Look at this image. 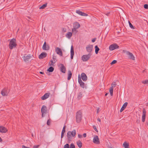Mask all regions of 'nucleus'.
Listing matches in <instances>:
<instances>
[{
  "label": "nucleus",
  "mask_w": 148,
  "mask_h": 148,
  "mask_svg": "<svg viewBox=\"0 0 148 148\" xmlns=\"http://www.w3.org/2000/svg\"><path fill=\"white\" fill-rule=\"evenodd\" d=\"M76 143L77 145L79 148H81L82 147V143L80 141H78Z\"/></svg>",
  "instance_id": "30"
},
{
  "label": "nucleus",
  "mask_w": 148,
  "mask_h": 148,
  "mask_svg": "<svg viewBox=\"0 0 148 148\" xmlns=\"http://www.w3.org/2000/svg\"><path fill=\"white\" fill-rule=\"evenodd\" d=\"M81 77L82 80L84 81H86L87 79V76L84 73H82L81 75Z\"/></svg>",
  "instance_id": "18"
},
{
  "label": "nucleus",
  "mask_w": 148,
  "mask_h": 148,
  "mask_svg": "<svg viewBox=\"0 0 148 148\" xmlns=\"http://www.w3.org/2000/svg\"><path fill=\"white\" fill-rule=\"evenodd\" d=\"M96 39L95 38H94L92 39V42H94L96 40Z\"/></svg>",
  "instance_id": "47"
},
{
  "label": "nucleus",
  "mask_w": 148,
  "mask_h": 148,
  "mask_svg": "<svg viewBox=\"0 0 148 148\" xmlns=\"http://www.w3.org/2000/svg\"><path fill=\"white\" fill-rule=\"evenodd\" d=\"M72 36V33L70 32H68L66 35V37L69 38H70Z\"/></svg>",
  "instance_id": "28"
},
{
  "label": "nucleus",
  "mask_w": 148,
  "mask_h": 148,
  "mask_svg": "<svg viewBox=\"0 0 148 148\" xmlns=\"http://www.w3.org/2000/svg\"><path fill=\"white\" fill-rule=\"evenodd\" d=\"M72 75V73L71 71L69 70L68 71V77L67 79L68 80H70L71 79Z\"/></svg>",
  "instance_id": "26"
},
{
  "label": "nucleus",
  "mask_w": 148,
  "mask_h": 148,
  "mask_svg": "<svg viewBox=\"0 0 148 148\" xmlns=\"http://www.w3.org/2000/svg\"><path fill=\"white\" fill-rule=\"evenodd\" d=\"M61 66L60 67V71L64 73H65L66 71V68L63 64H61Z\"/></svg>",
  "instance_id": "25"
},
{
  "label": "nucleus",
  "mask_w": 148,
  "mask_h": 148,
  "mask_svg": "<svg viewBox=\"0 0 148 148\" xmlns=\"http://www.w3.org/2000/svg\"><path fill=\"white\" fill-rule=\"evenodd\" d=\"M109 148H112V147H109Z\"/></svg>",
  "instance_id": "57"
},
{
  "label": "nucleus",
  "mask_w": 148,
  "mask_h": 148,
  "mask_svg": "<svg viewBox=\"0 0 148 148\" xmlns=\"http://www.w3.org/2000/svg\"><path fill=\"white\" fill-rule=\"evenodd\" d=\"M47 108L46 106L43 105L42 107L41 112L42 114H45L47 112Z\"/></svg>",
  "instance_id": "19"
},
{
  "label": "nucleus",
  "mask_w": 148,
  "mask_h": 148,
  "mask_svg": "<svg viewBox=\"0 0 148 148\" xmlns=\"http://www.w3.org/2000/svg\"><path fill=\"white\" fill-rule=\"evenodd\" d=\"M49 93H45L43 96L41 97V99L42 100H45V99L48 98L50 95Z\"/></svg>",
  "instance_id": "20"
},
{
  "label": "nucleus",
  "mask_w": 148,
  "mask_h": 148,
  "mask_svg": "<svg viewBox=\"0 0 148 148\" xmlns=\"http://www.w3.org/2000/svg\"><path fill=\"white\" fill-rule=\"evenodd\" d=\"M47 124L48 125H49V124H50V122H49V120H48L47 122Z\"/></svg>",
  "instance_id": "50"
},
{
  "label": "nucleus",
  "mask_w": 148,
  "mask_h": 148,
  "mask_svg": "<svg viewBox=\"0 0 148 148\" xmlns=\"http://www.w3.org/2000/svg\"><path fill=\"white\" fill-rule=\"evenodd\" d=\"M91 54L89 53L88 55H84L82 57V60L84 62L87 61L90 58L91 56Z\"/></svg>",
  "instance_id": "5"
},
{
  "label": "nucleus",
  "mask_w": 148,
  "mask_h": 148,
  "mask_svg": "<svg viewBox=\"0 0 148 148\" xmlns=\"http://www.w3.org/2000/svg\"><path fill=\"white\" fill-rule=\"evenodd\" d=\"M128 22L129 24L130 27L131 28L134 29H135V27L129 21Z\"/></svg>",
  "instance_id": "36"
},
{
  "label": "nucleus",
  "mask_w": 148,
  "mask_h": 148,
  "mask_svg": "<svg viewBox=\"0 0 148 148\" xmlns=\"http://www.w3.org/2000/svg\"><path fill=\"white\" fill-rule=\"evenodd\" d=\"M74 55V51L73 49V46H72L71 47V59H72L73 58V56Z\"/></svg>",
  "instance_id": "24"
},
{
  "label": "nucleus",
  "mask_w": 148,
  "mask_h": 148,
  "mask_svg": "<svg viewBox=\"0 0 148 148\" xmlns=\"http://www.w3.org/2000/svg\"><path fill=\"white\" fill-rule=\"evenodd\" d=\"M99 108H98L97 110V113H98L99 112Z\"/></svg>",
  "instance_id": "52"
},
{
  "label": "nucleus",
  "mask_w": 148,
  "mask_h": 148,
  "mask_svg": "<svg viewBox=\"0 0 148 148\" xmlns=\"http://www.w3.org/2000/svg\"><path fill=\"white\" fill-rule=\"evenodd\" d=\"M146 112V110L144 109L143 110V115L142 117V121L143 122H144L145 121Z\"/></svg>",
  "instance_id": "13"
},
{
  "label": "nucleus",
  "mask_w": 148,
  "mask_h": 148,
  "mask_svg": "<svg viewBox=\"0 0 148 148\" xmlns=\"http://www.w3.org/2000/svg\"><path fill=\"white\" fill-rule=\"evenodd\" d=\"M77 29H76L73 27V28L72 29V32L73 33H74L75 34L77 33Z\"/></svg>",
  "instance_id": "35"
},
{
  "label": "nucleus",
  "mask_w": 148,
  "mask_h": 148,
  "mask_svg": "<svg viewBox=\"0 0 148 148\" xmlns=\"http://www.w3.org/2000/svg\"><path fill=\"white\" fill-rule=\"evenodd\" d=\"M42 49L45 50H48L49 49V47L48 45H46L45 41L42 46Z\"/></svg>",
  "instance_id": "16"
},
{
  "label": "nucleus",
  "mask_w": 148,
  "mask_h": 148,
  "mask_svg": "<svg viewBox=\"0 0 148 148\" xmlns=\"http://www.w3.org/2000/svg\"><path fill=\"white\" fill-rule=\"evenodd\" d=\"M42 114V117H43V114Z\"/></svg>",
  "instance_id": "56"
},
{
  "label": "nucleus",
  "mask_w": 148,
  "mask_h": 148,
  "mask_svg": "<svg viewBox=\"0 0 148 148\" xmlns=\"http://www.w3.org/2000/svg\"><path fill=\"white\" fill-rule=\"evenodd\" d=\"M123 147L125 148H129V145L126 142H125L123 144Z\"/></svg>",
  "instance_id": "29"
},
{
  "label": "nucleus",
  "mask_w": 148,
  "mask_h": 148,
  "mask_svg": "<svg viewBox=\"0 0 148 148\" xmlns=\"http://www.w3.org/2000/svg\"><path fill=\"white\" fill-rule=\"evenodd\" d=\"M78 81L81 87L84 88L85 86V84L82 81L79 75L78 76Z\"/></svg>",
  "instance_id": "7"
},
{
  "label": "nucleus",
  "mask_w": 148,
  "mask_h": 148,
  "mask_svg": "<svg viewBox=\"0 0 148 148\" xmlns=\"http://www.w3.org/2000/svg\"><path fill=\"white\" fill-rule=\"evenodd\" d=\"M76 12L78 14L83 16H88V14L82 12L79 10H77L76 11Z\"/></svg>",
  "instance_id": "12"
},
{
  "label": "nucleus",
  "mask_w": 148,
  "mask_h": 148,
  "mask_svg": "<svg viewBox=\"0 0 148 148\" xmlns=\"http://www.w3.org/2000/svg\"><path fill=\"white\" fill-rule=\"evenodd\" d=\"M69 148H75V146L73 143H71L69 147Z\"/></svg>",
  "instance_id": "41"
},
{
  "label": "nucleus",
  "mask_w": 148,
  "mask_h": 148,
  "mask_svg": "<svg viewBox=\"0 0 148 148\" xmlns=\"http://www.w3.org/2000/svg\"><path fill=\"white\" fill-rule=\"evenodd\" d=\"M95 53L97 54L98 53V51L99 50V49L97 45L95 46Z\"/></svg>",
  "instance_id": "31"
},
{
  "label": "nucleus",
  "mask_w": 148,
  "mask_h": 148,
  "mask_svg": "<svg viewBox=\"0 0 148 148\" xmlns=\"http://www.w3.org/2000/svg\"><path fill=\"white\" fill-rule=\"evenodd\" d=\"M82 117V112L81 110H79L76 114V121L77 123H79L81 121Z\"/></svg>",
  "instance_id": "3"
},
{
  "label": "nucleus",
  "mask_w": 148,
  "mask_h": 148,
  "mask_svg": "<svg viewBox=\"0 0 148 148\" xmlns=\"http://www.w3.org/2000/svg\"><path fill=\"white\" fill-rule=\"evenodd\" d=\"M123 53H125V54L128 56V58L130 59H132L133 60H134L135 58L132 53H130L128 51L123 50Z\"/></svg>",
  "instance_id": "4"
},
{
  "label": "nucleus",
  "mask_w": 148,
  "mask_h": 148,
  "mask_svg": "<svg viewBox=\"0 0 148 148\" xmlns=\"http://www.w3.org/2000/svg\"><path fill=\"white\" fill-rule=\"evenodd\" d=\"M17 44L16 40L14 38L12 39L10 41L9 45V48L10 49H12L16 47Z\"/></svg>",
  "instance_id": "2"
},
{
  "label": "nucleus",
  "mask_w": 148,
  "mask_h": 148,
  "mask_svg": "<svg viewBox=\"0 0 148 148\" xmlns=\"http://www.w3.org/2000/svg\"><path fill=\"white\" fill-rule=\"evenodd\" d=\"M108 14H106V15H108Z\"/></svg>",
  "instance_id": "58"
},
{
  "label": "nucleus",
  "mask_w": 148,
  "mask_h": 148,
  "mask_svg": "<svg viewBox=\"0 0 148 148\" xmlns=\"http://www.w3.org/2000/svg\"><path fill=\"white\" fill-rule=\"evenodd\" d=\"M87 51L89 53L91 52L93 49L92 45H89L87 46L86 47Z\"/></svg>",
  "instance_id": "10"
},
{
  "label": "nucleus",
  "mask_w": 148,
  "mask_h": 148,
  "mask_svg": "<svg viewBox=\"0 0 148 148\" xmlns=\"http://www.w3.org/2000/svg\"><path fill=\"white\" fill-rule=\"evenodd\" d=\"M1 95L3 96H7L8 95V92L7 90L5 89L3 90L1 92Z\"/></svg>",
  "instance_id": "21"
},
{
  "label": "nucleus",
  "mask_w": 148,
  "mask_h": 148,
  "mask_svg": "<svg viewBox=\"0 0 148 148\" xmlns=\"http://www.w3.org/2000/svg\"><path fill=\"white\" fill-rule=\"evenodd\" d=\"M52 59L53 60H51L50 61L51 62V63L50 64V66H54V64L57 61L56 57L55 56H53Z\"/></svg>",
  "instance_id": "15"
},
{
  "label": "nucleus",
  "mask_w": 148,
  "mask_h": 148,
  "mask_svg": "<svg viewBox=\"0 0 148 148\" xmlns=\"http://www.w3.org/2000/svg\"><path fill=\"white\" fill-rule=\"evenodd\" d=\"M40 73L41 74H44V72H40Z\"/></svg>",
  "instance_id": "53"
},
{
  "label": "nucleus",
  "mask_w": 148,
  "mask_h": 148,
  "mask_svg": "<svg viewBox=\"0 0 148 148\" xmlns=\"http://www.w3.org/2000/svg\"><path fill=\"white\" fill-rule=\"evenodd\" d=\"M119 48V46L116 44L111 45L109 47V49L110 51H112Z\"/></svg>",
  "instance_id": "6"
},
{
  "label": "nucleus",
  "mask_w": 148,
  "mask_h": 148,
  "mask_svg": "<svg viewBox=\"0 0 148 148\" xmlns=\"http://www.w3.org/2000/svg\"><path fill=\"white\" fill-rule=\"evenodd\" d=\"M127 104L128 103L127 102H126L124 103L120 110V112H122L124 110L127 106Z\"/></svg>",
  "instance_id": "23"
},
{
  "label": "nucleus",
  "mask_w": 148,
  "mask_h": 148,
  "mask_svg": "<svg viewBox=\"0 0 148 148\" xmlns=\"http://www.w3.org/2000/svg\"><path fill=\"white\" fill-rule=\"evenodd\" d=\"M117 61L116 60H113L110 63L111 65H112L114 64H115L117 62Z\"/></svg>",
  "instance_id": "42"
},
{
  "label": "nucleus",
  "mask_w": 148,
  "mask_h": 148,
  "mask_svg": "<svg viewBox=\"0 0 148 148\" xmlns=\"http://www.w3.org/2000/svg\"><path fill=\"white\" fill-rule=\"evenodd\" d=\"M66 125H64L63 128V129H62V132H63V133H65V128H66Z\"/></svg>",
  "instance_id": "39"
},
{
  "label": "nucleus",
  "mask_w": 148,
  "mask_h": 148,
  "mask_svg": "<svg viewBox=\"0 0 148 148\" xmlns=\"http://www.w3.org/2000/svg\"><path fill=\"white\" fill-rule=\"evenodd\" d=\"M23 58H24V61L25 62H27L31 58L32 56L30 54H29L26 56H25V55L24 56Z\"/></svg>",
  "instance_id": "14"
},
{
  "label": "nucleus",
  "mask_w": 148,
  "mask_h": 148,
  "mask_svg": "<svg viewBox=\"0 0 148 148\" xmlns=\"http://www.w3.org/2000/svg\"><path fill=\"white\" fill-rule=\"evenodd\" d=\"M47 3H46L43 5L41 6L40 7L39 9H44L47 6Z\"/></svg>",
  "instance_id": "34"
},
{
  "label": "nucleus",
  "mask_w": 148,
  "mask_h": 148,
  "mask_svg": "<svg viewBox=\"0 0 148 148\" xmlns=\"http://www.w3.org/2000/svg\"><path fill=\"white\" fill-rule=\"evenodd\" d=\"M93 127L95 131H96L97 132H98V130L97 129L95 125H93Z\"/></svg>",
  "instance_id": "43"
},
{
  "label": "nucleus",
  "mask_w": 148,
  "mask_h": 148,
  "mask_svg": "<svg viewBox=\"0 0 148 148\" xmlns=\"http://www.w3.org/2000/svg\"><path fill=\"white\" fill-rule=\"evenodd\" d=\"M108 94V93H106L105 95V96H107Z\"/></svg>",
  "instance_id": "55"
},
{
  "label": "nucleus",
  "mask_w": 148,
  "mask_h": 148,
  "mask_svg": "<svg viewBox=\"0 0 148 148\" xmlns=\"http://www.w3.org/2000/svg\"><path fill=\"white\" fill-rule=\"evenodd\" d=\"M64 148H69V145L68 144H66L64 147Z\"/></svg>",
  "instance_id": "40"
},
{
  "label": "nucleus",
  "mask_w": 148,
  "mask_h": 148,
  "mask_svg": "<svg viewBox=\"0 0 148 148\" xmlns=\"http://www.w3.org/2000/svg\"><path fill=\"white\" fill-rule=\"evenodd\" d=\"M116 85V84L115 83V82H112L111 84V86H112L111 87H113H113H115Z\"/></svg>",
  "instance_id": "38"
},
{
  "label": "nucleus",
  "mask_w": 148,
  "mask_h": 148,
  "mask_svg": "<svg viewBox=\"0 0 148 148\" xmlns=\"http://www.w3.org/2000/svg\"><path fill=\"white\" fill-rule=\"evenodd\" d=\"M93 142L95 144H98L100 143L99 140L98 136H95L94 137Z\"/></svg>",
  "instance_id": "8"
},
{
  "label": "nucleus",
  "mask_w": 148,
  "mask_h": 148,
  "mask_svg": "<svg viewBox=\"0 0 148 148\" xmlns=\"http://www.w3.org/2000/svg\"><path fill=\"white\" fill-rule=\"evenodd\" d=\"M8 131V130L5 127L0 126V132L2 133H5Z\"/></svg>",
  "instance_id": "11"
},
{
  "label": "nucleus",
  "mask_w": 148,
  "mask_h": 148,
  "mask_svg": "<svg viewBox=\"0 0 148 148\" xmlns=\"http://www.w3.org/2000/svg\"><path fill=\"white\" fill-rule=\"evenodd\" d=\"M39 146V145H35L33 147V148H38Z\"/></svg>",
  "instance_id": "46"
},
{
  "label": "nucleus",
  "mask_w": 148,
  "mask_h": 148,
  "mask_svg": "<svg viewBox=\"0 0 148 148\" xmlns=\"http://www.w3.org/2000/svg\"><path fill=\"white\" fill-rule=\"evenodd\" d=\"M55 51L60 56H62L63 53L61 49L59 47H56L55 49Z\"/></svg>",
  "instance_id": "9"
},
{
  "label": "nucleus",
  "mask_w": 148,
  "mask_h": 148,
  "mask_svg": "<svg viewBox=\"0 0 148 148\" xmlns=\"http://www.w3.org/2000/svg\"><path fill=\"white\" fill-rule=\"evenodd\" d=\"M83 95L82 93L81 92H79L77 96V98L78 99H80L82 97Z\"/></svg>",
  "instance_id": "27"
},
{
  "label": "nucleus",
  "mask_w": 148,
  "mask_h": 148,
  "mask_svg": "<svg viewBox=\"0 0 148 148\" xmlns=\"http://www.w3.org/2000/svg\"><path fill=\"white\" fill-rule=\"evenodd\" d=\"M80 27V24L78 22H75L73 23V27L76 29H78Z\"/></svg>",
  "instance_id": "22"
},
{
  "label": "nucleus",
  "mask_w": 148,
  "mask_h": 148,
  "mask_svg": "<svg viewBox=\"0 0 148 148\" xmlns=\"http://www.w3.org/2000/svg\"><path fill=\"white\" fill-rule=\"evenodd\" d=\"M144 7L145 9H148V5L147 4H145L144 5Z\"/></svg>",
  "instance_id": "44"
},
{
  "label": "nucleus",
  "mask_w": 148,
  "mask_h": 148,
  "mask_svg": "<svg viewBox=\"0 0 148 148\" xmlns=\"http://www.w3.org/2000/svg\"><path fill=\"white\" fill-rule=\"evenodd\" d=\"M54 69V68L53 67L51 66L47 69V71L49 72H52L53 71Z\"/></svg>",
  "instance_id": "32"
},
{
  "label": "nucleus",
  "mask_w": 148,
  "mask_h": 148,
  "mask_svg": "<svg viewBox=\"0 0 148 148\" xmlns=\"http://www.w3.org/2000/svg\"><path fill=\"white\" fill-rule=\"evenodd\" d=\"M78 137L79 138H81L82 137V136L80 134H78Z\"/></svg>",
  "instance_id": "49"
},
{
  "label": "nucleus",
  "mask_w": 148,
  "mask_h": 148,
  "mask_svg": "<svg viewBox=\"0 0 148 148\" xmlns=\"http://www.w3.org/2000/svg\"><path fill=\"white\" fill-rule=\"evenodd\" d=\"M76 134V131L75 130L72 131H68L67 133V139L68 142L70 143L73 139V137H74Z\"/></svg>",
  "instance_id": "1"
},
{
  "label": "nucleus",
  "mask_w": 148,
  "mask_h": 148,
  "mask_svg": "<svg viewBox=\"0 0 148 148\" xmlns=\"http://www.w3.org/2000/svg\"><path fill=\"white\" fill-rule=\"evenodd\" d=\"M142 83L144 84H147L148 83V79L142 81Z\"/></svg>",
  "instance_id": "37"
},
{
  "label": "nucleus",
  "mask_w": 148,
  "mask_h": 148,
  "mask_svg": "<svg viewBox=\"0 0 148 148\" xmlns=\"http://www.w3.org/2000/svg\"><path fill=\"white\" fill-rule=\"evenodd\" d=\"M2 141V139L0 137V142H1Z\"/></svg>",
  "instance_id": "54"
},
{
  "label": "nucleus",
  "mask_w": 148,
  "mask_h": 148,
  "mask_svg": "<svg viewBox=\"0 0 148 148\" xmlns=\"http://www.w3.org/2000/svg\"><path fill=\"white\" fill-rule=\"evenodd\" d=\"M83 136L85 138L86 136V133H84L83 134Z\"/></svg>",
  "instance_id": "48"
},
{
  "label": "nucleus",
  "mask_w": 148,
  "mask_h": 148,
  "mask_svg": "<svg viewBox=\"0 0 148 148\" xmlns=\"http://www.w3.org/2000/svg\"><path fill=\"white\" fill-rule=\"evenodd\" d=\"M97 120L98 121L100 122L101 121V119H100L99 118H98L97 119Z\"/></svg>",
  "instance_id": "51"
},
{
  "label": "nucleus",
  "mask_w": 148,
  "mask_h": 148,
  "mask_svg": "<svg viewBox=\"0 0 148 148\" xmlns=\"http://www.w3.org/2000/svg\"><path fill=\"white\" fill-rule=\"evenodd\" d=\"M63 133L62 132L61 133V141L62 140V138H63V136H64V133Z\"/></svg>",
  "instance_id": "45"
},
{
  "label": "nucleus",
  "mask_w": 148,
  "mask_h": 148,
  "mask_svg": "<svg viewBox=\"0 0 148 148\" xmlns=\"http://www.w3.org/2000/svg\"><path fill=\"white\" fill-rule=\"evenodd\" d=\"M109 91L111 96H112L113 93V87H111L109 89Z\"/></svg>",
  "instance_id": "33"
},
{
  "label": "nucleus",
  "mask_w": 148,
  "mask_h": 148,
  "mask_svg": "<svg viewBox=\"0 0 148 148\" xmlns=\"http://www.w3.org/2000/svg\"><path fill=\"white\" fill-rule=\"evenodd\" d=\"M47 54L45 52L41 53L39 56V58L40 59H42L47 56Z\"/></svg>",
  "instance_id": "17"
}]
</instances>
